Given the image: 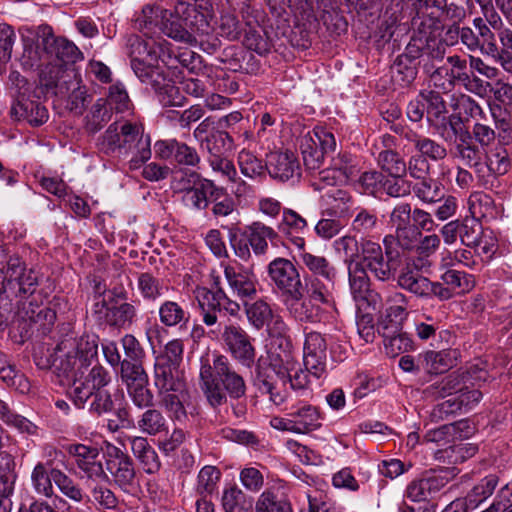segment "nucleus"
<instances>
[{"mask_svg": "<svg viewBox=\"0 0 512 512\" xmlns=\"http://www.w3.org/2000/svg\"><path fill=\"white\" fill-rule=\"evenodd\" d=\"M97 343L88 337H68L57 345L53 367L59 376L71 381L69 396L73 404L83 409L91 399L89 411L97 415L113 410L111 393L106 387L111 382L110 373L101 365L85 371L97 358Z\"/></svg>", "mask_w": 512, "mask_h": 512, "instance_id": "nucleus-1", "label": "nucleus"}, {"mask_svg": "<svg viewBox=\"0 0 512 512\" xmlns=\"http://www.w3.org/2000/svg\"><path fill=\"white\" fill-rule=\"evenodd\" d=\"M208 6L206 0H196L194 3L177 0L173 12L159 5L147 6L138 20L139 26L148 38H151L152 28L158 27L159 31L175 41L202 44V37L209 35L212 30L207 18Z\"/></svg>", "mask_w": 512, "mask_h": 512, "instance_id": "nucleus-2", "label": "nucleus"}, {"mask_svg": "<svg viewBox=\"0 0 512 512\" xmlns=\"http://www.w3.org/2000/svg\"><path fill=\"white\" fill-rule=\"evenodd\" d=\"M413 34L392 66V71L405 84H410L417 75L415 61L423 65L425 72L435 67L445 57V46L439 39V19L425 14H417L412 21Z\"/></svg>", "mask_w": 512, "mask_h": 512, "instance_id": "nucleus-3", "label": "nucleus"}, {"mask_svg": "<svg viewBox=\"0 0 512 512\" xmlns=\"http://www.w3.org/2000/svg\"><path fill=\"white\" fill-rule=\"evenodd\" d=\"M131 48V67L139 80L151 86L163 106H182L185 97L157 65L161 44L135 38Z\"/></svg>", "mask_w": 512, "mask_h": 512, "instance_id": "nucleus-4", "label": "nucleus"}, {"mask_svg": "<svg viewBox=\"0 0 512 512\" xmlns=\"http://www.w3.org/2000/svg\"><path fill=\"white\" fill-rule=\"evenodd\" d=\"M100 149L108 155L131 156L130 169H138L151 158V137L141 122H114L104 132Z\"/></svg>", "mask_w": 512, "mask_h": 512, "instance_id": "nucleus-5", "label": "nucleus"}, {"mask_svg": "<svg viewBox=\"0 0 512 512\" xmlns=\"http://www.w3.org/2000/svg\"><path fill=\"white\" fill-rule=\"evenodd\" d=\"M200 379L204 393L214 407L226 401L224 390L235 399L245 395L243 377L234 371L224 355L213 353L201 357Z\"/></svg>", "mask_w": 512, "mask_h": 512, "instance_id": "nucleus-6", "label": "nucleus"}, {"mask_svg": "<svg viewBox=\"0 0 512 512\" xmlns=\"http://www.w3.org/2000/svg\"><path fill=\"white\" fill-rule=\"evenodd\" d=\"M359 262L367 272H370L377 280L389 282L395 280L400 265L398 253L387 249L384 253L379 243L363 238L360 241Z\"/></svg>", "mask_w": 512, "mask_h": 512, "instance_id": "nucleus-7", "label": "nucleus"}, {"mask_svg": "<svg viewBox=\"0 0 512 512\" xmlns=\"http://www.w3.org/2000/svg\"><path fill=\"white\" fill-rule=\"evenodd\" d=\"M425 103L426 118L429 125L443 140H450L462 124L460 115H448L446 102L438 91L427 90L421 92Z\"/></svg>", "mask_w": 512, "mask_h": 512, "instance_id": "nucleus-8", "label": "nucleus"}, {"mask_svg": "<svg viewBox=\"0 0 512 512\" xmlns=\"http://www.w3.org/2000/svg\"><path fill=\"white\" fill-rule=\"evenodd\" d=\"M299 148L306 168L316 170L320 168L324 156L335 151L336 139L330 129L316 126L300 138Z\"/></svg>", "mask_w": 512, "mask_h": 512, "instance_id": "nucleus-9", "label": "nucleus"}, {"mask_svg": "<svg viewBox=\"0 0 512 512\" xmlns=\"http://www.w3.org/2000/svg\"><path fill=\"white\" fill-rule=\"evenodd\" d=\"M64 449L75 474H79L81 478L92 481L108 479L100 459V449L97 446L70 443L65 445Z\"/></svg>", "mask_w": 512, "mask_h": 512, "instance_id": "nucleus-10", "label": "nucleus"}, {"mask_svg": "<svg viewBox=\"0 0 512 512\" xmlns=\"http://www.w3.org/2000/svg\"><path fill=\"white\" fill-rule=\"evenodd\" d=\"M202 321L206 326H214L218 321L217 313L222 310L231 316H237L241 311V304L231 299L221 287L216 290L201 288L197 291Z\"/></svg>", "mask_w": 512, "mask_h": 512, "instance_id": "nucleus-11", "label": "nucleus"}, {"mask_svg": "<svg viewBox=\"0 0 512 512\" xmlns=\"http://www.w3.org/2000/svg\"><path fill=\"white\" fill-rule=\"evenodd\" d=\"M92 315L100 324L115 329H129L137 320L138 310L129 302L114 303L101 299L92 306Z\"/></svg>", "mask_w": 512, "mask_h": 512, "instance_id": "nucleus-12", "label": "nucleus"}, {"mask_svg": "<svg viewBox=\"0 0 512 512\" xmlns=\"http://www.w3.org/2000/svg\"><path fill=\"white\" fill-rule=\"evenodd\" d=\"M120 379L135 406L143 409L152 405L153 394L148 389V375L143 364L121 362Z\"/></svg>", "mask_w": 512, "mask_h": 512, "instance_id": "nucleus-13", "label": "nucleus"}, {"mask_svg": "<svg viewBox=\"0 0 512 512\" xmlns=\"http://www.w3.org/2000/svg\"><path fill=\"white\" fill-rule=\"evenodd\" d=\"M267 273L270 281L283 294L290 296L292 300L302 299V281L291 260L283 257L275 258L267 265Z\"/></svg>", "mask_w": 512, "mask_h": 512, "instance_id": "nucleus-14", "label": "nucleus"}, {"mask_svg": "<svg viewBox=\"0 0 512 512\" xmlns=\"http://www.w3.org/2000/svg\"><path fill=\"white\" fill-rule=\"evenodd\" d=\"M106 469L114 483L124 492H131L136 486V471L133 460L119 447L108 444Z\"/></svg>", "mask_w": 512, "mask_h": 512, "instance_id": "nucleus-15", "label": "nucleus"}, {"mask_svg": "<svg viewBox=\"0 0 512 512\" xmlns=\"http://www.w3.org/2000/svg\"><path fill=\"white\" fill-rule=\"evenodd\" d=\"M223 272L232 296L242 304L256 298L259 281L255 273L238 264H223Z\"/></svg>", "mask_w": 512, "mask_h": 512, "instance_id": "nucleus-16", "label": "nucleus"}, {"mask_svg": "<svg viewBox=\"0 0 512 512\" xmlns=\"http://www.w3.org/2000/svg\"><path fill=\"white\" fill-rule=\"evenodd\" d=\"M39 36L42 38L43 48L48 50L49 59H52L63 67L73 66L83 59L78 47L66 38L56 37L51 26L39 25Z\"/></svg>", "mask_w": 512, "mask_h": 512, "instance_id": "nucleus-17", "label": "nucleus"}, {"mask_svg": "<svg viewBox=\"0 0 512 512\" xmlns=\"http://www.w3.org/2000/svg\"><path fill=\"white\" fill-rule=\"evenodd\" d=\"M412 207L410 203H398L389 214V226L394 230L396 242L403 250H413L421 233L412 226Z\"/></svg>", "mask_w": 512, "mask_h": 512, "instance_id": "nucleus-18", "label": "nucleus"}, {"mask_svg": "<svg viewBox=\"0 0 512 512\" xmlns=\"http://www.w3.org/2000/svg\"><path fill=\"white\" fill-rule=\"evenodd\" d=\"M328 334L304 329L303 361L305 369L316 378L326 372Z\"/></svg>", "mask_w": 512, "mask_h": 512, "instance_id": "nucleus-19", "label": "nucleus"}, {"mask_svg": "<svg viewBox=\"0 0 512 512\" xmlns=\"http://www.w3.org/2000/svg\"><path fill=\"white\" fill-rule=\"evenodd\" d=\"M222 340L231 355L243 366L250 368L255 362L256 349L253 339L238 324L226 325L222 331Z\"/></svg>", "mask_w": 512, "mask_h": 512, "instance_id": "nucleus-20", "label": "nucleus"}, {"mask_svg": "<svg viewBox=\"0 0 512 512\" xmlns=\"http://www.w3.org/2000/svg\"><path fill=\"white\" fill-rule=\"evenodd\" d=\"M445 142H455L453 155L455 158L461 160L466 166L475 169L476 173L483 170V150L477 144L471 141L470 131L463 127V124L458 126L457 132L450 140Z\"/></svg>", "mask_w": 512, "mask_h": 512, "instance_id": "nucleus-21", "label": "nucleus"}, {"mask_svg": "<svg viewBox=\"0 0 512 512\" xmlns=\"http://www.w3.org/2000/svg\"><path fill=\"white\" fill-rule=\"evenodd\" d=\"M512 136L507 129L498 133V142L483 151V168L493 176L505 175L511 168V160L507 146L511 144Z\"/></svg>", "mask_w": 512, "mask_h": 512, "instance_id": "nucleus-22", "label": "nucleus"}, {"mask_svg": "<svg viewBox=\"0 0 512 512\" xmlns=\"http://www.w3.org/2000/svg\"><path fill=\"white\" fill-rule=\"evenodd\" d=\"M190 185H182L181 191L184 192L183 201L186 206L195 209H205L208 206V197H218L221 189L208 179H201L196 172L189 173Z\"/></svg>", "mask_w": 512, "mask_h": 512, "instance_id": "nucleus-23", "label": "nucleus"}, {"mask_svg": "<svg viewBox=\"0 0 512 512\" xmlns=\"http://www.w3.org/2000/svg\"><path fill=\"white\" fill-rule=\"evenodd\" d=\"M66 83L63 91L57 95L67 96V108L76 115H81L86 105L91 101V96L87 93L86 87L81 84V77L76 69H70L64 74Z\"/></svg>", "mask_w": 512, "mask_h": 512, "instance_id": "nucleus-24", "label": "nucleus"}, {"mask_svg": "<svg viewBox=\"0 0 512 512\" xmlns=\"http://www.w3.org/2000/svg\"><path fill=\"white\" fill-rule=\"evenodd\" d=\"M447 480L439 475H425L411 481L405 490V497L413 502H428L445 487Z\"/></svg>", "mask_w": 512, "mask_h": 512, "instance_id": "nucleus-25", "label": "nucleus"}, {"mask_svg": "<svg viewBox=\"0 0 512 512\" xmlns=\"http://www.w3.org/2000/svg\"><path fill=\"white\" fill-rule=\"evenodd\" d=\"M41 40L39 26L31 35L22 37L23 53L20 57V65L24 70L39 71L49 59L48 50L43 48Z\"/></svg>", "mask_w": 512, "mask_h": 512, "instance_id": "nucleus-26", "label": "nucleus"}, {"mask_svg": "<svg viewBox=\"0 0 512 512\" xmlns=\"http://www.w3.org/2000/svg\"><path fill=\"white\" fill-rule=\"evenodd\" d=\"M19 317L26 323V332L30 330L32 333L38 332L46 335L55 323L56 313L49 307L33 306L30 302L28 306L24 304Z\"/></svg>", "mask_w": 512, "mask_h": 512, "instance_id": "nucleus-27", "label": "nucleus"}, {"mask_svg": "<svg viewBox=\"0 0 512 512\" xmlns=\"http://www.w3.org/2000/svg\"><path fill=\"white\" fill-rule=\"evenodd\" d=\"M288 416L292 417L295 434H307L322 426V414L318 407L311 404L293 406Z\"/></svg>", "mask_w": 512, "mask_h": 512, "instance_id": "nucleus-28", "label": "nucleus"}, {"mask_svg": "<svg viewBox=\"0 0 512 512\" xmlns=\"http://www.w3.org/2000/svg\"><path fill=\"white\" fill-rule=\"evenodd\" d=\"M308 224L305 218L290 208L282 210V219L278 224V231L286 236L296 247L303 249L305 240L303 234Z\"/></svg>", "mask_w": 512, "mask_h": 512, "instance_id": "nucleus-29", "label": "nucleus"}, {"mask_svg": "<svg viewBox=\"0 0 512 512\" xmlns=\"http://www.w3.org/2000/svg\"><path fill=\"white\" fill-rule=\"evenodd\" d=\"M268 170L271 177L287 181L300 176V165L291 151L275 152L270 155Z\"/></svg>", "mask_w": 512, "mask_h": 512, "instance_id": "nucleus-30", "label": "nucleus"}, {"mask_svg": "<svg viewBox=\"0 0 512 512\" xmlns=\"http://www.w3.org/2000/svg\"><path fill=\"white\" fill-rule=\"evenodd\" d=\"M154 383L158 392L174 391L183 392L185 381L183 372L179 367L155 361Z\"/></svg>", "mask_w": 512, "mask_h": 512, "instance_id": "nucleus-31", "label": "nucleus"}, {"mask_svg": "<svg viewBox=\"0 0 512 512\" xmlns=\"http://www.w3.org/2000/svg\"><path fill=\"white\" fill-rule=\"evenodd\" d=\"M254 512H293V509L284 491L278 486H271L258 496Z\"/></svg>", "mask_w": 512, "mask_h": 512, "instance_id": "nucleus-32", "label": "nucleus"}, {"mask_svg": "<svg viewBox=\"0 0 512 512\" xmlns=\"http://www.w3.org/2000/svg\"><path fill=\"white\" fill-rule=\"evenodd\" d=\"M131 451L139 461L142 469L153 474L160 469L161 463L155 449L149 444L147 438L142 436L128 437Z\"/></svg>", "mask_w": 512, "mask_h": 512, "instance_id": "nucleus-33", "label": "nucleus"}, {"mask_svg": "<svg viewBox=\"0 0 512 512\" xmlns=\"http://www.w3.org/2000/svg\"><path fill=\"white\" fill-rule=\"evenodd\" d=\"M0 380L8 387L14 389L19 394H29L31 391V382L24 373L16 368L9 357L0 350Z\"/></svg>", "mask_w": 512, "mask_h": 512, "instance_id": "nucleus-34", "label": "nucleus"}, {"mask_svg": "<svg viewBox=\"0 0 512 512\" xmlns=\"http://www.w3.org/2000/svg\"><path fill=\"white\" fill-rule=\"evenodd\" d=\"M395 280L400 289L409 292L417 298L423 299L429 278L422 275L417 268L406 265L401 268L399 272L397 271Z\"/></svg>", "mask_w": 512, "mask_h": 512, "instance_id": "nucleus-35", "label": "nucleus"}, {"mask_svg": "<svg viewBox=\"0 0 512 512\" xmlns=\"http://www.w3.org/2000/svg\"><path fill=\"white\" fill-rule=\"evenodd\" d=\"M70 69L76 68L74 66L63 67L62 64L52 59H47L44 66L38 71L39 82L47 91L52 90L57 95L59 91H63L66 85L64 83V74Z\"/></svg>", "mask_w": 512, "mask_h": 512, "instance_id": "nucleus-36", "label": "nucleus"}, {"mask_svg": "<svg viewBox=\"0 0 512 512\" xmlns=\"http://www.w3.org/2000/svg\"><path fill=\"white\" fill-rule=\"evenodd\" d=\"M244 235L256 255H263L267 252V240L274 241L278 238V233L272 227L259 221L247 226Z\"/></svg>", "mask_w": 512, "mask_h": 512, "instance_id": "nucleus-37", "label": "nucleus"}, {"mask_svg": "<svg viewBox=\"0 0 512 512\" xmlns=\"http://www.w3.org/2000/svg\"><path fill=\"white\" fill-rule=\"evenodd\" d=\"M24 271H26L25 264L20 257L9 255L6 249L0 246V281L4 290L14 285Z\"/></svg>", "mask_w": 512, "mask_h": 512, "instance_id": "nucleus-38", "label": "nucleus"}, {"mask_svg": "<svg viewBox=\"0 0 512 512\" xmlns=\"http://www.w3.org/2000/svg\"><path fill=\"white\" fill-rule=\"evenodd\" d=\"M300 259L310 272L309 278H322L328 281L337 279L338 271L326 257L304 251L300 254Z\"/></svg>", "mask_w": 512, "mask_h": 512, "instance_id": "nucleus-39", "label": "nucleus"}, {"mask_svg": "<svg viewBox=\"0 0 512 512\" xmlns=\"http://www.w3.org/2000/svg\"><path fill=\"white\" fill-rule=\"evenodd\" d=\"M499 478L496 474H489L480 479L463 498H460L472 511L487 500L498 486Z\"/></svg>", "mask_w": 512, "mask_h": 512, "instance_id": "nucleus-40", "label": "nucleus"}, {"mask_svg": "<svg viewBox=\"0 0 512 512\" xmlns=\"http://www.w3.org/2000/svg\"><path fill=\"white\" fill-rule=\"evenodd\" d=\"M11 111L18 119L25 120L32 126H40L48 120L45 106L28 99L17 101Z\"/></svg>", "mask_w": 512, "mask_h": 512, "instance_id": "nucleus-41", "label": "nucleus"}, {"mask_svg": "<svg viewBox=\"0 0 512 512\" xmlns=\"http://www.w3.org/2000/svg\"><path fill=\"white\" fill-rule=\"evenodd\" d=\"M160 322L165 327L179 326L186 328L190 320V313L180 303L172 300L162 302L158 309Z\"/></svg>", "mask_w": 512, "mask_h": 512, "instance_id": "nucleus-42", "label": "nucleus"}, {"mask_svg": "<svg viewBox=\"0 0 512 512\" xmlns=\"http://www.w3.org/2000/svg\"><path fill=\"white\" fill-rule=\"evenodd\" d=\"M411 192L423 204H435L444 198L442 183L430 176L412 183Z\"/></svg>", "mask_w": 512, "mask_h": 512, "instance_id": "nucleus-43", "label": "nucleus"}, {"mask_svg": "<svg viewBox=\"0 0 512 512\" xmlns=\"http://www.w3.org/2000/svg\"><path fill=\"white\" fill-rule=\"evenodd\" d=\"M482 399V392L477 389H460L454 396L440 404L442 411L455 413L468 411L475 407Z\"/></svg>", "mask_w": 512, "mask_h": 512, "instance_id": "nucleus-44", "label": "nucleus"}, {"mask_svg": "<svg viewBox=\"0 0 512 512\" xmlns=\"http://www.w3.org/2000/svg\"><path fill=\"white\" fill-rule=\"evenodd\" d=\"M242 305L248 323L256 330L263 329L273 319L274 312L270 304L262 298L256 299L254 302H244Z\"/></svg>", "mask_w": 512, "mask_h": 512, "instance_id": "nucleus-45", "label": "nucleus"}, {"mask_svg": "<svg viewBox=\"0 0 512 512\" xmlns=\"http://www.w3.org/2000/svg\"><path fill=\"white\" fill-rule=\"evenodd\" d=\"M13 467L14 461L11 455H3L0 461V507L4 510L7 506H12L11 496L16 480Z\"/></svg>", "mask_w": 512, "mask_h": 512, "instance_id": "nucleus-46", "label": "nucleus"}, {"mask_svg": "<svg viewBox=\"0 0 512 512\" xmlns=\"http://www.w3.org/2000/svg\"><path fill=\"white\" fill-rule=\"evenodd\" d=\"M320 303L316 300L311 299L309 296L300 301L293 300L287 309L290 315L299 322L305 323H316L321 319L322 308Z\"/></svg>", "mask_w": 512, "mask_h": 512, "instance_id": "nucleus-47", "label": "nucleus"}, {"mask_svg": "<svg viewBox=\"0 0 512 512\" xmlns=\"http://www.w3.org/2000/svg\"><path fill=\"white\" fill-rule=\"evenodd\" d=\"M455 359V352L450 350H429L420 355L424 370L433 374H440L449 370Z\"/></svg>", "mask_w": 512, "mask_h": 512, "instance_id": "nucleus-48", "label": "nucleus"}, {"mask_svg": "<svg viewBox=\"0 0 512 512\" xmlns=\"http://www.w3.org/2000/svg\"><path fill=\"white\" fill-rule=\"evenodd\" d=\"M281 351H272L269 354V367L276 377L283 383H286V374L293 371L297 366V361L293 354L292 347H281Z\"/></svg>", "mask_w": 512, "mask_h": 512, "instance_id": "nucleus-49", "label": "nucleus"}, {"mask_svg": "<svg viewBox=\"0 0 512 512\" xmlns=\"http://www.w3.org/2000/svg\"><path fill=\"white\" fill-rule=\"evenodd\" d=\"M53 482L60 493L74 503L83 502L87 495L73 478L58 468H52Z\"/></svg>", "mask_w": 512, "mask_h": 512, "instance_id": "nucleus-50", "label": "nucleus"}, {"mask_svg": "<svg viewBox=\"0 0 512 512\" xmlns=\"http://www.w3.org/2000/svg\"><path fill=\"white\" fill-rule=\"evenodd\" d=\"M137 289L140 296L147 302H156L164 295L167 287L150 272L137 274Z\"/></svg>", "mask_w": 512, "mask_h": 512, "instance_id": "nucleus-51", "label": "nucleus"}, {"mask_svg": "<svg viewBox=\"0 0 512 512\" xmlns=\"http://www.w3.org/2000/svg\"><path fill=\"white\" fill-rule=\"evenodd\" d=\"M305 281L307 296L322 305L329 307L334 305L333 289L336 279L328 281L322 278H306Z\"/></svg>", "mask_w": 512, "mask_h": 512, "instance_id": "nucleus-52", "label": "nucleus"}, {"mask_svg": "<svg viewBox=\"0 0 512 512\" xmlns=\"http://www.w3.org/2000/svg\"><path fill=\"white\" fill-rule=\"evenodd\" d=\"M208 153V159L224 156L225 152L234 148L233 138L225 131L214 130L210 132L206 141L200 145Z\"/></svg>", "mask_w": 512, "mask_h": 512, "instance_id": "nucleus-53", "label": "nucleus"}, {"mask_svg": "<svg viewBox=\"0 0 512 512\" xmlns=\"http://www.w3.org/2000/svg\"><path fill=\"white\" fill-rule=\"evenodd\" d=\"M136 427L143 433L150 436L168 431V423L163 414L154 408H149L137 419Z\"/></svg>", "mask_w": 512, "mask_h": 512, "instance_id": "nucleus-54", "label": "nucleus"}, {"mask_svg": "<svg viewBox=\"0 0 512 512\" xmlns=\"http://www.w3.org/2000/svg\"><path fill=\"white\" fill-rule=\"evenodd\" d=\"M327 196L331 199L330 206L327 209L329 216L344 219L351 215L355 201L347 191L333 189L327 193Z\"/></svg>", "mask_w": 512, "mask_h": 512, "instance_id": "nucleus-55", "label": "nucleus"}, {"mask_svg": "<svg viewBox=\"0 0 512 512\" xmlns=\"http://www.w3.org/2000/svg\"><path fill=\"white\" fill-rule=\"evenodd\" d=\"M409 303L410 298L399 291H393L387 296L385 300L386 316L390 318L391 321L397 322L395 325L396 329L398 328V324L407 319Z\"/></svg>", "mask_w": 512, "mask_h": 512, "instance_id": "nucleus-56", "label": "nucleus"}, {"mask_svg": "<svg viewBox=\"0 0 512 512\" xmlns=\"http://www.w3.org/2000/svg\"><path fill=\"white\" fill-rule=\"evenodd\" d=\"M97 510H115L119 500L115 493L102 483H95L86 497Z\"/></svg>", "mask_w": 512, "mask_h": 512, "instance_id": "nucleus-57", "label": "nucleus"}, {"mask_svg": "<svg viewBox=\"0 0 512 512\" xmlns=\"http://www.w3.org/2000/svg\"><path fill=\"white\" fill-rule=\"evenodd\" d=\"M31 483L34 491L41 496L51 498L54 496L52 468L46 467L43 462H38L31 473Z\"/></svg>", "mask_w": 512, "mask_h": 512, "instance_id": "nucleus-58", "label": "nucleus"}, {"mask_svg": "<svg viewBox=\"0 0 512 512\" xmlns=\"http://www.w3.org/2000/svg\"><path fill=\"white\" fill-rule=\"evenodd\" d=\"M350 291L355 300H362L370 287V279L367 271L357 262L348 267Z\"/></svg>", "mask_w": 512, "mask_h": 512, "instance_id": "nucleus-59", "label": "nucleus"}, {"mask_svg": "<svg viewBox=\"0 0 512 512\" xmlns=\"http://www.w3.org/2000/svg\"><path fill=\"white\" fill-rule=\"evenodd\" d=\"M169 61L167 65L171 68L177 69L181 66L186 69L189 73L197 74L202 70V58L196 52L185 48L169 54Z\"/></svg>", "mask_w": 512, "mask_h": 512, "instance_id": "nucleus-60", "label": "nucleus"}, {"mask_svg": "<svg viewBox=\"0 0 512 512\" xmlns=\"http://www.w3.org/2000/svg\"><path fill=\"white\" fill-rule=\"evenodd\" d=\"M497 37L501 46L497 45V54L493 56L492 60L506 72L512 73V30L504 27L497 32Z\"/></svg>", "mask_w": 512, "mask_h": 512, "instance_id": "nucleus-61", "label": "nucleus"}, {"mask_svg": "<svg viewBox=\"0 0 512 512\" xmlns=\"http://www.w3.org/2000/svg\"><path fill=\"white\" fill-rule=\"evenodd\" d=\"M111 110L108 108L106 100L99 98L90 108L85 118V127L91 133H96L110 120Z\"/></svg>", "mask_w": 512, "mask_h": 512, "instance_id": "nucleus-62", "label": "nucleus"}, {"mask_svg": "<svg viewBox=\"0 0 512 512\" xmlns=\"http://www.w3.org/2000/svg\"><path fill=\"white\" fill-rule=\"evenodd\" d=\"M469 210L472 217L479 218L493 217L496 212L494 199L484 192H474L469 197Z\"/></svg>", "mask_w": 512, "mask_h": 512, "instance_id": "nucleus-63", "label": "nucleus"}, {"mask_svg": "<svg viewBox=\"0 0 512 512\" xmlns=\"http://www.w3.org/2000/svg\"><path fill=\"white\" fill-rule=\"evenodd\" d=\"M377 162L382 171L388 176H400L407 174V164L404 159L393 150H384L378 154Z\"/></svg>", "mask_w": 512, "mask_h": 512, "instance_id": "nucleus-64", "label": "nucleus"}]
</instances>
